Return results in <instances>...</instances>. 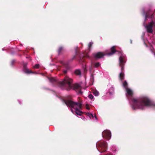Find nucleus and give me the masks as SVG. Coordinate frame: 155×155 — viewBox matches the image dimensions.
Masks as SVG:
<instances>
[{
    "instance_id": "obj_26",
    "label": "nucleus",
    "mask_w": 155,
    "mask_h": 155,
    "mask_svg": "<svg viewBox=\"0 0 155 155\" xmlns=\"http://www.w3.org/2000/svg\"><path fill=\"white\" fill-rule=\"evenodd\" d=\"M67 72V70H64L63 71V73L64 74H66Z\"/></svg>"
},
{
    "instance_id": "obj_31",
    "label": "nucleus",
    "mask_w": 155,
    "mask_h": 155,
    "mask_svg": "<svg viewBox=\"0 0 155 155\" xmlns=\"http://www.w3.org/2000/svg\"><path fill=\"white\" fill-rule=\"evenodd\" d=\"M71 111H72V113H73V110H72V109H71Z\"/></svg>"
},
{
    "instance_id": "obj_7",
    "label": "nucleus",
    "mask_w": 155,
    "mask_h": 155,
    "mask_svg": "<svg viewBox=\"0 0 155 155\" xmlns=\"http://www.w3.org/2000/svg\"><path fill=\"white\" fill-rule=\"evenodd\" d=\"M102 136L103 137L106 138L107 140H109L111 137V133L109 130H105L103 132Z\"/></svg>"
},
{
    "instance_id": "obj_19",
    "label": "nucleus",
    "mask_w": 155,
    "mask_h": 155,
    "mask_svg": "<svg viewBox=\"0 0 155 155\" xmlns=\"http://www.w3.org/2000/svg\"><path fill=\"white\" fill-rule=\"evenodd\" d=\"M87 116H88L90 118H91V117L93 118L94 116L91 113H88L87 114Z\"/></svg>"
},
{
    "instance_id": "obj_14",
    "label": "nucleus",
    "mask_w": 155,
    "mask_h": 155,
    "mask_svg": "<svg viewBox=\"0 0 155 155\" xmlns=\"http://www.w3.org/2000/svg\"><path fill=\"white\" fill-rule=\"evenodd\" d=\"M63 49H64V48L63 47L61 46L59 47V48L58 50V54L59 55L60 54V53H61V51H63Z\"/></svg>"
},
{
    "instance_id": "obj_6",
    "label": "nucleus",
    "mask_w": 155,
    "mask_h": 155,
    "mask_svg": "<svg viewBox=\"0 0 155 155\" xmlns=\"http://www.w3.org/2000/svg\"><path fill=\"white\" fill-rule=\"evenodd\" d=\"M153 26H155V22L153 21L149 22L147 25H144L147 32L149 33H153Z\"/></svg>"
},
{
    "instance_id": "obj_21",
    "label": "nucleus",
    "mask_w": 155,
    "mask_h": 155,
    "mask_svg": "<svg viewBox=\"0 0 155 155\" xmlns=\"http://www.w3.org/2000/svg\"><path fill=\"white\" fill-rule=\"evenodd\" d=\"M93 44V43L92 42H90L89 43L88 47H89V49H90L91 48V46H92Z\"/></svg>"
},
{
    "instance_id": "obj_30",
    "label": "nucleus",
    "mask_w": 155,
    "mask_h": 155,
    "mask_svg": "<svg viewBox=\"0 0 155 155\" xmlns=\"http://www.w3.org/2000/svg\"><path fill=\"white\" fill-rule=\"evenodd\" d=\"M75 56H74L73 57V58H72V60H73V59L74 58H75Z\"/></svg>"
},
{
    "instance_id": "obj_12",
    "label": "nucleus",
    "mask_w": 155,
    "mask_h": 155,
    "mask_svg": "<svg viewBox=\"0 0 155 155\" xmlns=\"http://www.w3.org/2000/svg\"><path fill=\"white\" fill-rule=\"evenodd\" d=\"M125 89L128 95L130 96H132V95L133 94V92L130 89L128 88H127Z\"/></svg>"
},
{
    "instance_id": "obj_29",
    "label": "nucleus",
    "mask_w": 155,
    "mask_h": 155,
    "mask_svg": "<svg viewBox=\"0 0 155 155\" xmlns=\"http://www.w3.org/2000/svg\"><path fill=\"white\" fill-rule=\"evenodd\" d=\"M15 62L13 60L12 62V65H13L14 62Z\"/></svg>"
},
{
    "instance_id": "obj_17",
    "label": "nucleus",
    "mask_w": 155,
    "mask_h": 155,
    "mask_svg": "<svg viewBox=\"0 0 155 155\" xmlns=\"http://www.w3.org/2000/svg\"><path fill=\"white\" fill-rule=\"evenodd\" d=\"M100 64L99 62H97L94 65V68H98L100 66Z\"/></svg>"
},
{
    "instance_id": "obj_9",
    "label": "nucleus",
    "mask_w": 155,
    "mask_h": 155,
    "mask_svg": "<svg viewBox=\"0 0 155 155\" xmlns=\"http://www.w3.org/2000/svg\"><path fill=\"white\" fill-rule=\"evenodd\" d=\"M48 78V79H49V81L51 82L52 83H54V84H56V83H58L59 86H60L62 87V86H61L60 85V83L61 81L58 82L55 78L53 77Z\"/></svg>"
},
{
    "instance_id": "obj_24",
    "label": "nucleus",
    "mask_w": 155,
    "mask_h": 155,
    "mask_svg": "<svg viewBox=\"0 0 155 155\" xmlns=\"http://www.w3.org/2000/svg\"><path fill=\"white\" fill-rule=\"evenodd\" d=\"M148 18V16L147 15H145V22L146 21H147V18Z\"/></svg>"
},
{
    "instance_id": "obj_8",
    "label": "nucleus",
    "mask_w": 155,
    "mask_h": 155,
    "mask_svg": "<svg viewBox=\"0 0 155 155\" xmlns=\"http://www.w3.org/2000/svg\"><path fill=\"white\" fill-rule=\"evenodd\" d=\"M105 55V54L102 52H99L93 54V56L95 59L101 58H103Z\"/></svg>"
},
{
    "instance_id": "obj_3",
    "label": "nucleus",
    "mask_w": 155,
    "mask_h": 155,
    "mask_svg": "<svg viewBox=\"0 0 155 155\" xmlns=\"http://www.w3.org/2000/svg\"><path fill=\"white\" fill-rule=\"evenodd\" d=\"M64 102L67 106L73 108L77 114L81 116L83 114V112L80 110L82 108V104L81 103L74 102L69 100H64Z\"/></svg>"
},
{
    "instance_id": "obj_32",
    "label": "nucleus",
    "mask_w": 155,
    "mask_h": 155,
    "mask_svg": "<svg viewBox=\"0 0 155 155\" xmlns=\"http://www.w3.org/2000/svg\"><path fill=\"white\" fill-rule=\"evenodd\" d=\"M95 118L96 119H97V117H96V116H95Z\"/></svg>"
},
{
    "instance_id": "obj_22",
    "label": "nucleus",
    "mask_w": 155,
    "mask_h": 155,
    "mask_svg": "<svg viewBox=\"0 0 155 155\" xmlns=\"http://www.w3.org/2000/svg\"><path fill=\"white\" fill-rule=\"evenodd\" d=\"M88 97L91 99V100H92L94 98V96H93V95L91 94H90L89 96H88Z\"/></svg>"
},
{
    "instance_id": "obj_27",
    "label": "nucleus",
    "mask_w": 155,
    "mask_h": 155,
    "mask_svg": "<svg viewBox=\"0 0 155 155\" xmlns=\"http://www.w3.org/2000/svg\"><path fill=\"white\" fill-rule=\"evenodd\" d=\"M75 53H76V55H78V53L77 51V49H76V50H75Z\"/></svg>"
},
{
    "instance_id": "obj_25",
    "label": "nucleus",
    "mask_w": 155,
    "mask_h": 155,
    "mask_svg": "<svg viewBox=\"0 0 155 155\" xmlns=\"http://www.w3.org/2000/svg\"><path fill=\"white\" fill-rule=\"evenodd\" d=\"M86 108L87 109L89 110L90 109V108H89V106L87 104L86 105Z\"/></svg>"
},
{
    "instance_id": "obj_5",
    "label": "nucleus",
    "mask_w": 155,
    "mask_h": 155,
    "mask_svg": "<svg viewBox=\"0 0 155 155\" xmlns=\"http://www.w3.org/2000/svg\"><path fill=\"white\" fill-rule=\"evenodd\" d=\"M96 147L100 153L104 152L107 149V142L104 141L98 142L97 143Z\"/></svg>"
},
{
    "instance_id": "obj_16",
    "label": "nucleus",
    "mask_w": 155,
    "mask_h": 155,
    "mask_svg": "<svg viewBox=\"0 0 155 155\" xmlns=\"http://www.w3.org/2000/svg\"><path fill=\"white\" fill-rule=\"evenodd\" d=\"M25 73L28 74L33 73V72L27 68L25 69Z\"/></svg>"
},
{
    "instance_id": "obj_15",
    "label": "nucleus",
    "mask_w": 155,
    "mask_h": 155,
    "mask_svg": "<svg viewBox=\"0 0 155 155\" xmlns=\"http://www.w3.org/2000/svg\"><path fill=\"white\" fill-rule=\"evenodd\" d=\"M123 86L125 88V89L128 88V84L126 81H124L123 84Z\"/></svg>"
},
{
    "instance_id": "obj_23",
    "label": "nucleus",
    "mask_w": 155,
    "mask_h": 155,
    "mask_svg": "<svg viewBox=\"0 0 155 155\" xmlns=\"http://www.w3.org/2000/svg\"><path fill=\"white\" fill-rule=\"evenodd\" d=\"M114 90V88L113 87H110V88L109 89V93L110 94H111L112 93L111 92H110V91H113Z\"/></svg>"
},
{
    "instance_id": "obj_10",
    "label": "nucleus",
    "mask_w": 155,
    "mask_h": 155,
    "mask_svg": "<svg viewBox=\"0 0 155 155\" xmlns=\"http://www.w3.org/2000/svg\"><path fill=\"white\" fill-rule=\"evenodd\" d=\"M111 52L107 54L109 55H111L114 54L117 51L116 49L115 46H113L112 47L110 48Z\"/></svg>"
},
{
    "instance_id": "obj_28",
    "label": "nucleus",
    "mask_w": 155,
    "mask_h": 155,
    "mask_svg": "<svg viewBox=\"0 0 155 155\" xmlns=\"http://www.w3.org/2000/svg\"><path fill=\"white\" fill-rule=\"evenodd\" d=\"M91 78L92 79H94L93 75L92 74L91 75Z\"/></svg>"
},
{
    "instance_id": "obj_1",
    "label": "nucleus",
    "mask_w": 155,
    "mask_h": 155,
    "mask_svg": "<svg viewBox=\"0 0 155 155\" xmlns=\"http://www.w3.org/2000/svg\"><path fill=\"white\" fill-rule=\"evenodd\" d=\"M131 101L133 103L132 108L134 110L136 109L143 110L145 106H155V105L153 104L150 99L146 97L132 98Z\"/></svg>"
},
{
    "instance_id": "obj_13",
    "label": "nucleus",
    "mask_w": 155,
    "mask_h": 155,
    "mask_svg": "<svg viewBox=\"0 0 155 155\" xmlns=\"http://www.w3.org/2000/svg\"><path fill=\"white\" fill-rule=\"evenodd\" d=\"M74 73L77 75L80 76L81 75V72L79 69L75 70L74 71Z\"/></svg>"
},
{
    "instance_id": "obj_11",
    "label": "nucleus",
    "mask_w": 155,
    "mask_h": 155,
    "mask_svg": "<svg viewBox=\"0 0 155 155\" xmlns=\"http://www.w3.org/2000/svg\"><path fill=\"white\" fill-rule=\"evenodd\" d=\"M154 13L151 14L150 11L149 10L147 11L146 14L145 15H147L148 17V18H151L153 19L154 17Z\"/></svg>"
},
{
    "instance_id": "obj_18",
    "label": "nucleus",
    "mask_w": 155,
    "mask_h": 155,
    "mask_svg": "<svg viewBox=\"0 0 155 155\" xmlns=\"http://www.w3.org/2000/svg\"><path fill=\"white\" fill-rule=\"evenodd\" d=\"M93 93L96 96H97L99 94V92L97 91H93Z\"/></svg>"
},
{
    "instance_id": "obj_4",
    "label": "nucleus",
    "mask_w": 155,
    "mask_h": 155,
    "mask_svg": "<svg viewBox=\"0 0 155 155\" xmlns=\"http://www.w3.org/2000/svg\"><path fill=\"white\" fill-rule=\"evenodd\" d=\"M126 61V57L125 55H122L119 58V65L121 67V72L119 75V78L121 81H122L124 78V74L123 72L124 66Z\"/></svg>"
},
{
    "instance_id": "obj_20",
    "label": "nucleus",
    "mask_w": 155,
    "mask_h": 155,
    "mask_svg": "<svg viewBox=\"0 0 155 155\" xmlns=\"http://www.w3.org/2000/svg\"><path fill=\"white\" fill-rule=\"evenodd\" d=\"M40 65L38 64H36L34 66V68H35L38 69L39 68Z\"/></svg>"
},
{
    "instance_id": "obj_2",
    "label": "nucleus",
    "mask_w": 155,
    "mask_h": 155,
    "mask_svg": "<svg viewBox=\"0 0 155 155\" xmlns=\"http://www.w3.org/2000/svg\"><path fill=\"white\" fill-rule=\"evenodd\" d=\"M63 81L60 83L61 86L66 88L67 90H69L71 88L74 90H78V94H81L82 92L81 90V87L78 84H72V80L68 77L66 76L63 79Z\"/></svg>"
}]
</instances>
